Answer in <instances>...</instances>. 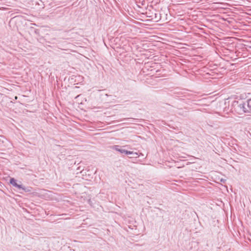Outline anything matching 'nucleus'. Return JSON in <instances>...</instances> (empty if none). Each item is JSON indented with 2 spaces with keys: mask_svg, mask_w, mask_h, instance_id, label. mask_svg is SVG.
<instances>
[{
  "mask_svg": "<svg viewBox=\"0 0 251 251\" xmlns=\"http://www.w3.org/2000/svg\"><path fill=\"white\" fill-rule=\"evenodd\" d=\"M9 183L13 186L16 187L19 190H22L25 192H30V189L29 187H25V186L22 185L21 182H20V184H18L17 182V180H16L14 178H10Z\"/></svg>",
  "mask_w": 251,
  "mask_h": 251,
  "instance_id": "obj_1",
  "label": "nucleus"
},
{
  "mask_svg": "<svg viewBox=\"0 0 251 251\" xmlns=\"http://www.w3.org/2000/svg\"><path fill=\"white\" fill-rule=\"evenodd\" d=\"M236 103L238 105L235 109L239 113H250V110L249 109V107H247V103L242 102L238 104V102H236Z\"/></svg>",
  "mask_w": 251,
  "mask_h": 251,
  "instance_id": "obj_2",
  "label": "nucleus"
},
{
  "mask_svg": "<svg viewBox=\"0 0 251 251\" xmlns=\"http://www.w3.org/2000/svg\"><path fill=\"white\" fill-rule=\"evenodd\" d=\"M125 146H120L119 145H114V146H112L111 148L113 150H115L116 151H117L122 154H124L126 155L133 154L134 156L136 155V154L133 153L132 151H128L127 150L124 149V148H125Z\"/></svg>",
  "mask_w": 251,
  "mask_h": 251,
  "instance_id": "obj_3",
  "label": "nucleus"
},
{
  "mask_svg": "<svg viewBox=\"0 0 251 251\" xmlns=\"http://www.w3.org/2000/svg\"><path fill=\"white\" fill-rule=\"evenodd\" d=\"M177 114L182 115L184 116H185L186 115V112L183 111L182 109H178L177 111L176 112Z\"/></svg>",
  "mask_w": 251,
  "mask_h": 251,
  "instance_id": "obj_4",
  "label": "nucleus"
},
{
  "mask_svg": "<svg viewBox=\"0 0 251 251\" xmlns=\"http://www.w3.org/2000/svg\"><path fill=\"white\" fill-rule=\"evenodd\" d=\"M247 107H249L250 110V113H251V99H250L247 100Z\"/></svg>",
  "mask_w": 251,
  "mask_h": 251,
  "instance_id": "obj_5",
  "label": "nucleus"
},
{
  "mask_svg": "<svg viewBox=\"0 0 251 251\" xmlns=\"http://www.w3.org/2000/svg\"><path fill=\"white\" fill-rule=\"evenodd\" d=\"M132 153H135L136 154V156H134L133 154H130L131 156H129V158H137L138 157H139L140 156V155L137 153V152H133L132 151Z\"/></svg>",
  "mask_w": 251,
  "mask_h": 251,
  "instance_id": "obj_6",
  "label": "nucleus"
},
{
  "mask_svg": "<svg viewBox=\"0 0 251 251\" xmlns=\"http://www.w3.org/2000/svg\"><path fill=\"white\" fill-rule=\"evenodd\" d=\"M225 181H226V180H225V179H223V178H222V179H221V182H224H224H225Z\"/></svg>",
  "mask_w": 251,
  "mask_h": 251,
  "instance_id": "obj_7",
  "label": "nucleus"
}]
</instances>
